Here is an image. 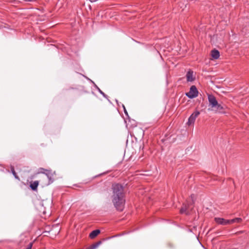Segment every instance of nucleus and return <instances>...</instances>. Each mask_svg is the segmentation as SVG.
I'll return each mask as SVG.
<instances>
[{"label":"nucleus","mask_w":249,"mask_h":249,"mask_svg":"<svg viewBox=\"0 0 249 249\" xmlns=\"http://www.w3.org/2000/svg\"><path fill=\"white\" fill-rule=\"evenodd\" d=\"M112 201L115 207L119 211H122L124 207L125 200L123 187L119 184L112 185Z\"/></svg>","instance_id":"f257e3e1"},{"label":"nucleus","mask_w":249,"mask_h":249,"mask_svg":"<svg viewBox=\"0 0 249 249\" xmlns=\"http://www.w3.org/2000/svg\"><path fill=\"white\" fill-rule=\"evenodd\" d=\"M213 108H214L215 109H212V110H214L216 112H222V110L224 109L223 107L218 103H217V105H216Z\"/></svg>","instance_id":"1a4fd4ad"},{"label":"nucleus","mask_w":249,"mask_h":249,"mask_svg":"<svg viewBox=\"0 0 249 249\" xmlns=\"http://www.w3.org/2000/svg\"><path fill=\"white\" fill-rule=\"evenodd\" d=\"M100 232V231L99 230H96L93 231H92L90 234H89V237L91 239H93L95 237H96Z\"/></svg>","instance_id":"6e6552de"},{"label":"nucleus","mask_w":249,"mask_h":249,"mask_svg":"<svg viewBox=\"0 0 249 249\" xmlns=\"http://www.w3.org/2000/svg\"><path fill=\"white\" fill-rule=\"evenodd\" d=\"M208 100L210 106H211L212 107H214L218 103L216 98L213 95H209Z\"/></svg>","instance_id":"39448f33"},{"label":"nucleus","mask_w":249,"mask_h":249,"mask_svg":"<svg viewBox=\"0 0 249 249\" xmlns=\"http://www.w3.org/2000/svg\"><path fill=\"white\" fill-rule=\"evenodd\" d=\"M200 114L199 111L196 110L193 113L191 114L188 119V121L187 123L188 125H192L194 124L196 118Z\"/></svg>","instance_id":"20e7f679"},{"label":"nucleus","mask_w":249,"mask_h":249,"mask_svg":"<svg viewBox=\"0 0 249 249\" xmlns=\"http://www.w3.org/2000/svg\"><path fill=\"white\" fill-rule=\"evenodd\" d=\"M89 0L92 2L96 1L97 0Z\"/></svg>","instance_id":"2eb2a0df"},{"label":"nucleus","mask_w":249,"mask_h":249,"mask_svg":"<svg viewBox=\"0 0 249 249\" xmlns=\"http://www.w3.org/2000/svg\"><path fill=\"white\" fill-rule=\"evenodd\" d=\"M11 170H12V173H13V175L15 176V177L16 178H18V177L16 175V173L13 167L12 168Z\"/></svg>","instance_id":"f8f14e48"},{"label":"nucleus","mask_w":249,"mask_h":249,"mask_svg":"<svg viewBox=\"0 0 249 249\" xmlns=\"http://www.w3.org/2000/svg\"><path fill=\"white\" fill-rule=\"evenodd\" d=\"M198 91L195 86H192L190 91L186 93V95L190 98H194L197 96Z\"/></svg>","instance_id":"7ed1b4c3"},{"label":"nucleus","mask_w":249,"mask_h":249,"mask_svg":"<svg viewBox=\"0 0 249 249\" xmlns=\"http://www.w3.org/2000/svg\"><path fill=\"white\" fill-rule=\"evenodd\" d=\"M211 56L212 59H217L219 57L220 54L218 51L214 49L211 51Z\"/></svg>","instance_id":"0eeeda50"},{"label":"nucleus","mask_w":249,"mask_h":249,"mask_svg":"<svg viewBox=\"0 0 249 249\" xmlns=\"http://www.w3.org/2000/svg\"><path fill=\"white\" fill-rule=\"evenodd\" d=\"M100 244H101V242H99L96 245H93L92 249H95Z\"/></svg>","instance_id":"ddd939ff"},{"label":"nucleus","mask_w":249,"mask_h":249,"mask_svg":"<svg viewBox=\"0 0 249 249\" xmlns=\"http://www.w3.org/2000/svg\"><path fill=\"white\" fill-rule=\"evenodd\" d=\"M214 221L218 224L226 225L231 224L235 222H240L242 221V219L240 218H236L231 220H226L222 218L215 217Z\"/></svg>","instance_id":"f03ea898"},{"label":"nucleus","mask_w":249,"mask_h":249,"mask_svg":"<svg viewBox=\"0 0 249 249\" xmlns=\"http://www.w3.org/2000/svg\"><path fill=\"white\" fill-rule=\"evenodd\" d=\"M38 185V181H35L30 184V187L33 190H36Z\"/></svg>","instance_id":"9d476101"},{"label":"nucleus","mask_w":249,"mask_h":249,"mask_svg":"<svg viewBox=\"0 0 249 249\" xmlns=\"http://www.w3.org/2000/svg\"><path fill=\"white\" fill-rule=\"evenodd\" d=\"M180 212L181 213H185L186 214H188V213L187 212V206L186 205L183 206V207H182V208L180 209Z\"/></svg>","instance_id":"9b49d317"},{"label":"nucleus","mask_w":249,"mask_h":249,"mask_svg":"<svg viewBox=\"0 0 249 249\" xmlns=\"http://www.w3.org/2000/svg\"><path fill=\"white\" fill-rule=\"evenodd\" d=\"M32 247V244L30 243L29 245H28V247L26 249H31Z\"/></svg>","instance_id":"4468645a"},{"label":"nucleus","mask_w":249,"mask_h":249,"mask_svg":"<svg viewBox=\"0 0 249 249\" xmlns=\"http://www.w3.org/2000/svg\"><path fill=\"white\" fill-rule=\"evenodd\" d=\"M186 78L188 82H192L195 79V76L193 74V71L189 70L186 74Z\"/></svg>","instance_id":"423d86ee"}]
</instances>
